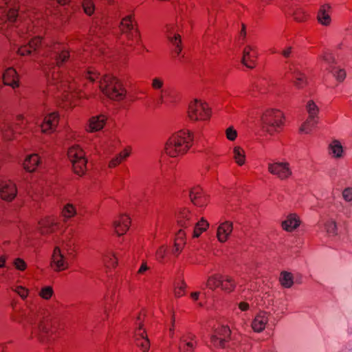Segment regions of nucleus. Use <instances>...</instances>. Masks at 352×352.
<instances>
[{"instance_id": "nucleus-1", "label": "nucleus", "mask_w": 352, "mask_h": 352, "mask_svg": "<svg viewBox=\"0 0 352 352\" xmlns=\"http://www.w3.org/2000/svg\"><path fill=\"white\" fill-rule=\"evenodd\" d=\"M48 79L47 94L54 97H63V100L69 101L74 97L89 98L86 94L78 91L77 82L67 74H62L58 69L54 68Z\"/></svg>"}, {"instance_id": "nucleus-2", "label": "nucleus", "mask_w": 352, "mask_h": 352, "mask_svg": "<svg viewBox=\"0 0 352 352\" xmlns=\"http://www.w3.org/2000/svg\"><path fill=\"white\" fill-rule=\"evenodd\" d=\"M194 135L190 131L183 129L172 134L166 140L164 153L171 158L184 156L192 146Z\"/></svg>"}, {"instance_id": "nucleus-3", "label": "nucleus", "mask_w": 352, "mask_h": 352, "mask_svg": "<svg viewBox=\"0 0 352 352\" xmlns=\"http://www.w3.org/2000/svg\"><path fill=\"white\" fill-rule=\"evenodd\" d=\"M121 32L120 40L131 48H135L142 45L140 31L133 14H129L121 20L120 24Z\"/></svg>"}, {"instance_id": "nucleus-4", "label": "nucleus", "mask_w": 352, "mask_h": 352, "mask_svg": "<svg viewBox=\"0 0 352 352\" xmlns=\"http://www.w3.org/2000/svg\"><path fill=\"white\" fill-rule=\"evenodd\" d=\"M99 88L104 96L115 101H122L126 96V89L121 80L111 75H105L100 79Z\"/></svg>"}, {"instance_id": "nucleus-5", "label": "nucleus", "mask_w": 352, "mask_h": 352, "mask_svg": "<svg viewBox=\"0 0 352 352\" xmlns=\"http://www.w3.org/2000/svg\"><path fill=\"white\" fill-rule=\"evenodd\" d=\"M263 129L270 135L280 133L285 123L283 112L278 109L269 108L265 109L261 117Z\"/></svg>"}, {"instance_id": "nucleus-6", "label": "nucleus", "mask_w": 352, "mask_h": 352, "mask_svg": "<svg viewBox=\"0 0 352 352\" xmlns=\"http://www.w3.org/2000/svg\"><path fill=\"white\" fill-rule=\"evenodd\" d=\"M75 256L74 243H63L61 248L55 247L51 258L50 266L54 272H62L69 267V260Z\"/></svg>"}, {"instance_id": "nucleus-7", "label": "nucleus", "mask_w": 352, "mask_h": 352, "mask_svg": "<svg viewBox=\"0 0 352 352\" xmlns=\"http://www.w3.org/2000/svg\"><path fill=\"white\" fill-rule=\"evenodd\" d=\"M212 110L206 101L195 98L188 105L187 117L192 122H207L212 118Z\"/></svg>"}, {"instance_id": "nucleus-8", "label": "nucleus", "mask_w": 352, "mask_h": 352, "mask_svg": "<svg viewBox=\"0 0 352 352\" xmlns=\"http://www.w3.org/2000/svg\"><path fill=\"white\" fill-rule=\"evenodd\" d=\"M38 330V340L41 343H49L60 337V324L57 320L46 316L39 322Z\"/></svg>"}, {"instance_id": "nucleus-9", "label": "nucleus", "mask_w": 352, "mask_h": 352, "mask_svg": "<svg viewBox=\"0 0 352 352\" xmlns=\"http://www.w3.org/2000/svg\"><path fill=\"white\" fill-rule=\"evenodd\" d=\"M43 56L50 58L53 61L50 64L52 66L60 67L67 62L70 58V52L61 43L51 41L45 45Z\"/></svg>"}, {"instance_id": "nucleus-10", "label": "nucleus", "mask_w": 352, "mask_h": 352, "mask_svg": "<svg viewBox=\"0 0 352 352\" xmlns=\"http://www.w3.org/2000/svg\"><path fill=\"white\" fill-rule=\"evenodd\" d=\"M19 8L16 0H0V31L10 27L16 21Z\"/></svg>"}, {"instance_id": "nucleus-11", "label": "nucleus", "mask_w": 352, "mask_h": 352, "mask_svg": "<svg viewBox=\"0 0 352 352\" xmlns=\"http://www.w3.org/2000/svg\"><path fill=\"white\" fill-rule=\"evenodd\" d=\"M146 311L142 310L136 316L134 323V341L135 344L142 352H146L150 349V341L144 328Z\"/></svg>"}, {"instance_id": "nucleus-12", "label": "nucleus", "mask_w": 352, "mask_h": 352, "mask_svg": "<svg viewBox=\"0 0 352 352\" xmlns=\"http://www.w3.org/2000/svg\"><path fill=\"white\" fill-rule=\"evenodd\" d=\"M67 156L74 173L79 176L84 175L87 170V159L83 149L78 145L72 146L67 151Z\"/></svg>"}, {"instance_id": "nucleus-13", "label": "nucleus", "mask_w": 352, "mask_h": 352, "mask_svg": "<svg viewBox=\"0 0 352 352\" xmlns=\"http://www.w3.org/2000/svg\"><path fill=\"white\" fill-rule=\"evenodd\" d=\"M267 171L280 181H287L292 178L293 175L291 164L286 160L273 161L268 163Z\"/></svg>"}, {"instance_id": "nucleus-14", "label": "nucleus", "mask_w": 352, "mask_h": 352, "mask_svg": "<svg viewBox=\"0 0 352 352\" xmlns=\"http://www.w3.org/2000/svg\"><path fill=\"white\" fill-rule=\"evenodd\" d=\"M231 330L228 326L216 328L210 336V346L214 349H223L228 346L231 339Z\"/></svg>"}, {"instance_id": "nucleus-15", "label": "nucleus", "mask_w": 352, "mask_h": 352, "mask_svg": "<svg viewBox=\"0 0 352 352\" xmlns=\"http://www.w3.org/2000/svg\"><path fill=\"white\" fill-rule=\"evenodd\" d=\"M61 221L56 216H46L38 221V229L42 234H50L61 230Z\"/></svg>"}, {"instance_id": "nucleus-16", "label": "nucleus", "mask_w": 352, "mask_h": 352, "mask_svg": "<svg viewBox=\"0 0 352 352\" xmlns=\"http://www.w3.org/2000/svg\"><path fill=\"white\" fill-rule=\"evenodd\" d=\"M177 27L174 24H168L165 28L166 36L172 47L173 53L179 56L182 50L181 36L176 33Z\"/></svg>"}, {"instance_id": "nucleus-17", "label": "nucleus", "mask_w": 352, "mask_h": 352, "mask_svg": "<svg viewBox=\"0 0 352 352\" xmlns=\"http://www.w3.org/2000/svg\"><path fill=\"white\" fill-rule=\"evenodd\" d=\"M189 197L191 202L199 208L206 207L210 201L209 196L199 186H194L190 189Z\"/></svg>"}, {"instance_id": "nucleus-18", "label": "nucleus", "mask_w": 352, "mask_h": 352, "mask_svg": "<svg viewBox=\"0 0 352 352\" xmlns=\"http://www.w3.org/2000/svg\"><path fill=\"white\" fill-rule=\"evenodd\" d=\"M258 58V53L256 46L253 45H248L243 49V64L250 69L256 67Z\"/></svg>"}, {"instance_id": "nucleus-19", "label": "nucleus", "mask_w": 352, "mask_h": 352, "mask_svg": "<svg viewBox=\"0 0 352 352\" xmlns=\"http://www.w3.org/2000/svg\"><path fill=\"white\" fill-rule=\"evenodd\" d=\"M131 224V218L126 214H122L114 219L112 226L118 236H122L127 232Z\"/></svg>"}, {"instance_id": "nucleus-20", "label": "nucleus", "mask_w": 352, "mask_h": 352, "mask_svg": "<svg viewBox=\"0 0 352 352\" xmlns=\"http://www.w3.org/2000/svg\"><path fill=\"white\" fill-rule=\"evenodd\" d=\"M197 346L196 336L191 333L184 334L179 342V352H194Z\"/></svg>"}, {"instance_id": "nucleus-21", "label": "nucleus", "mask_w": 352, "mask_h": 352, "mask_svg": "<svg viewBox=\"0 0 352 352\" xmlns=\"http://www.w3.org/2000/svg\"><path fill=\"white\" fill-rule=\"evenodd\" d=\"M16 185L11 181L3 182L0 184V197L7 201H12L16 196Z\"/></svg>"}, {"instance_id": "nucleus-22", "label": "nucleus", "mask_w": 352, "mask_h": 352, "mask_svg": "<svg viewBox=\"0 0 352 352\" xmlns=\"http://www.w3.org/2000/svg\"><path fill=\"white\" fill-rule=\"evenodd\" d=\"M195 218L194 214L188 208H181L177 214V224L184 229L194 225Z\"/></svg>"}, {"instance_id": "nucleus-23", "label": "nucleus", "mask_w": 352, "mask_h": 352, "mask_svg": "<svg viewBox=\"0 0 352 352\" xmlns=\"http://www.w3.org/2000/svg\"><path fill=\"white\" fill-rule=\"evenodd\" d=\"M59 122V115L57 112L47 114L41 124V128L43 133H50L55 131Z\"/></svg>"}, {"instance_id": "nucleus-24", "label": "nucleus", "mask_w": 352, "mask_h": 352, "mask_svg": "<svg viewBox=\"0 0 352 352\" xmlns=\"http://www.w3.org/2000/svg\"><path fill=\"white\" fill-rule=\"evenodd\" d=\"M233 230V223L230 221L221 223L217 230V238L220 243L226 242Z\"/></svg>"}, {"instance_id": "nucleus-25", "label": "nucleus", "mask_w": 352, "mask_h": 352, "mask_svg": "<svg viewBox=\"0 0 352 352\" xmlns=\"http://www.w3.org/2000/svg\"><path fill=\"white\" fill-rule=\"evenodd\" d=\"M300 224L301 220L300 217L296 213H290L282 221L281 228L286 232H292L296 230Z\"/></svg>"}, {"instance_id": "nucleus-26", "label": "nucleus", "mask_w": 352, "mask_h": 352, "mask_svg": "<svg viewBox=\"0 0 352 352\" xmlns=\"http://www.w3.org/2000/svg\"><path fill=\"white\" fill-rule=\"evenodd\" d=\"M186 231L185 229H179L175 234L173 254L178 256L182 252L186 243Z\"/></svg>"}, {"instance_id": "nucleus-27", "label": "nucleus", "mask_w": 352, "mask_h": 352, "mask_svg": "<svg viewBox=\"0 0 352 352\" xmlns=\"http://www.w3.org/2000/svg\"><path fill=\"white\" fill-rule=\"evenodd\" d=\"M41 164V158L38 154L32 153L27 155L23 161V168L29 173H33Z\"/></svg>"}, {"instance_id": "nucleus-28", "label": "nucleus", "mask_w": 352, "mask_h": 352, "mask_svg": "<svg viewBox=\"0 0 352 352\" xmlns=\"http://www.w3.org/2000/svg\"><path fill=\"white\" fill-rule=\"evenodd\" d=\"M42 38L40 36H35L32 38L28 45L21 46L17 51L19 55L25 56L30 55L32 52L35 51L38 46L41 44Z\"/></svg>"}, {"instance_id": "nucleus-29", "label": "nucleus", "mask_w": 352, "mask_h": 352, "mask_svg": "<svg viewBox=\"0 0 352 352\" xmlns=\"http://www.w3.org/2000/svg\"><path fill=\"white\" fill-rule=\"evenodd\" d=\"M3 81L6 85L10 86L13 89L19 86V76L16 70L12 67H10L4 72Z\"/></svg>"}, {"instance_id": "nucleus-30", "label": "nucleus", "mask_w": 352, "mask_h": 352, "mask_svg": "<svg viewBox=\"0 0 352 352\" xmlns=\"http://www.w3.org/2000/svg\"><path fill=\"white\" fill-rule=\"evenodd\" d=\"M269 318L266 312L258 313L252 322V328L255 332L263 331L268 323Z\"/></svg>"}, {"instance_id": "nucleus-31", "label": "nucleus", "mask_w": 352, "mask_h": 352, "mask_svg": "<svg viewBox=\"0 0 352 352\" xmlns=\"http://www.w3.org/2000/svg\"><path fill=\"white\" fill-rule=\"evenodd\" d=\"M237 282L235 278L228 274H223L221 284V291L225 294H231L236 288Z\"/></svg>"}, {"instance_id": "nucleus-32", "label": "nucleus", "mask_w": 352, "mask_h": 352, "mask_svg": "<svg viewBox=\"0 0 352 352\" xmlns=\"http://www.w3.org/2000/svg\"><path fill=\"white\" fill-rule=\"evenodd\" d=\"M331 8L329 4L320 6L317 15L318 22L324 26H329L331 23Z\"/></svg>"}, {"instance_id": "nucleus-33", "label": "nucleus", "mask_w": 352, "mask_h": 352, "mask_svg": "<svg viewBox=\"0 0 352 352\" xmlns=\"http://www.w3.org/2000/svg\"><path fill=\"white\" fill-rule=\"evenodd\" d=\"M107 120V116L104 114L91 117L89 122V131L94 132L101 130L104 126Z\"/></svg>"}, {"instance_id": "nucleus-34", "label": "nucleus", "mask_w": 352, "mask_h": 352, "mask_svg": "<svg viewBox=\"0 0 352 352\" xmlns=\"http://www.w3.org/2000/svg\"><path fill=\"white\" fill-rule=\"evenodd\" d=\"M77 214V209L75 205L71 203L65 204L60 211V217L63 222L74 218Z\"/></svg>"}, {"instance_id": "nucleus-35", "label": "nucleus", "mask_w": 352, "mask_h": 352, "mask_svg": "<svg viewBox=\"0 0 352 352\" xmlns=\"http://www.w3.org/2000/svg\"><path fill=\"white\" fill-rule=\"evenodd\" d=\"M131 154V148H126L122 151H120L118 155H116L114 157H113L109 163V167L112 168L120 165L122 162L126 160L128 157H129Z\"/></svg>"}, {"instance_id": "nucleus-36", "label": "nucleus", "mask_w": 352, "mask_h": 352, "mask_svg": "<svg viewBox=\"0 0 352 352\" xmlns=\"http://www.w3.org/2000/svg\"><path fill=\"white\" fill-rule=\"evenodd\" d=\"M232 158L238 166H243L246 162L244 149L239 146H234L232 150Z\"/></svg>"}, {"instance_id": "nucleus-37", "label": "nucleus", "mask_w": 352, "mask_h": 352, "mask_svg": "<svg viewBox=\"0 0 352 352\" xmlns=\"http://www.w3.org/2000/svg\"><path fill=\"white\" fill-rule=\"evenodd\" d=\"M222 274H214L210 276L206 281L207 287L212 290L215 291L217 289L221 288V279H222Z\"/></svg>"}, {"instance_id": "nucleus-38", "label": "nucleus", "mask_w": 352, "mask_h": 352, "mask_svg": "<svg viewBox=\"0 0 352 352\" xmlns=\"http://www.w3.org/2000/svg\"><path fill=\"white\" fill-rule=\"evenodd\" d=\"M319 60L321 67H324L326 69L330 70L334 67V57L333 54L329 52H324L320 56Z\"/></svg>"}, {"instance_id": "nucleus-39", "label": "nucleus", "mask_w": 352, "mask_h": 352, "mask_svg": "<svg viewBox=\"0 0 352 352\" xmlns=\"http://www.w3.org/2000/svg\"><path fill=\"white\" fill-rule=\"evenodd\" d=\"M319 120L309 118L301 124L300 131L306 134L310 133L316 128Z\"/></svg>"}, {"instance_id": "nucleus-40", "label": "nucleus", "mask_w": 352, "mask_h": 352, "mask_svg": "<svg viewBox=\"0 0 352 352\" xmlns=\"http://www.w3.org/2000/svg\"><path fill=\"white\" fill-rule=\"evenodd\" d=\"M329 154L335 158H340L342 156L343 148L338 140L333 141L329 146Z\"/></svg>"}, {"instance_id": "nucleus-41", "label": "nucleus", "mask_w": 352, "mask_h": 352, "mask_svg": "<svg viewBox=\"0 0 352 352\" xmlns=\"http://www.w3.org/2000/svg\"><path fill=\"white\" fill-rule=\"evenodd\" d=\"M194 224L195 226L193 229L192 236L195 238L199 237L209 227V223L208 221L203 218L199 221Z\"/></svg>"}, {"instance_id": "nucleus-42", "label": "nucleus", "mask_w": 352, "mask_h": 352, "mask_svg": "<svg viewBox=\"0 0 352 352\" xmlns=\"http://www.w3.org/2000/svg\"><path fill=\"white\" fill-rule=\"evenodd\" d=\"M279 281L285 288H290L294 284V277L292 273L283 271L280 274Z\"/></svg>"}, {"instance_id": "nucleus-43", "label": "nucleus", "mask_w": 352, "mask_h": 352, "mask_svg": "<svg viewBox=\"0 0 352 352\" xmlns=\"http://www.w3.org/2000/svg\"><path fill=\"white\" fill-rule=\"evenodd\" d=\"M103 261L107 268H115L118 265V258L113 252H107L103 256Z\"/></svg>"}, {"instance_id": "nucleus-44", "label": "nucleus", "mask_w": 352, "mask_h": 352, "mask_svg": "<svg viewBox=\"0 0 352 352\" xmlns=\"http://www.w3.org/2000/svg\"><path fill=\"white\" fill-rule=\"evenodd\" d=\"M306 111L308 113L309 118H316L319 120V107L318 105L311 100H309L306 104Z\"/></svg>"}, {"instance_id": "nucleus-45", "label": "nucleus", "mask_w": 352, "mask_h": 352, "mask_svg": "<svg viewBox=\"0 0 352 352\" xmlns=\"http://www.w3.org/2000/svg\"><path fill=\"white\" fill-rule=\"evenodd\" d=\"M1 133L4 140L10 141L14 138L15 132L12 126L8 123H4L1 128Z\"/></svg>"}, {"instance_id": "nucleus-46", "label": "nucleus", "mask_w": 352, "mask_h": 352, "mask_svg": "<svg viewBox=\"0 0 352 352\" xmlns=\"http://www.w3.org/2000/svg\"><path fill=\"white\" fill-rule=\"evenodd\" d=\"M164 80L160 77H155L152 80L151 82V87L155 90H160L161 91V96L160 100L161 102H163L164 101V96L165 94V91L162 90V88L164 87Z\"/></svg>"}, {"instance_id": "nucleus-47", "label": "nucleus", "mask_w": 352, "mask_h": 352, "mask_svg": "<svg viewBox=\"0 0 352 352\" xmlns=\"http://www.w3.org/2000/svg\"><path fill=\"white\" fill-rule=\"evenodd\" d=\"M155 258L160 263L166 262L168 260V248L165 245L160 246L156 251Z\"/></svg>"}, {"instance_id": "nucleus-48", "label": "nucleus", "mask_w": 352, "mask_h": 352, "mask_svg": "<svg viewBox=\"0 0 352 352\" xmlns=\"http://www.w3.org/2000/svg\"><path fill=\"white\" fill-rule=\"evenodd\" d=\"M333 74L336 80L339 82H342L344 80L346 76V71L344 69H341L337 67H333L329 70Z\"/></svg>"}, {"instance_id": "nucleus-49", "label": "nucleus", "mask_w": 352, "mask_h": 352, "mask_svg": "<svg viewBox=\"0 0 352 352\" xmlns=\"http://www.w3.org/2000/svg\"><path fill=\"white\" fill-rule=\"evenodd\" d=\"M82 7L84 12L88 16H91L95 12V4L93 0H83Z\"/></svg>"}, {"instance_id": "nucleus-50", "label": "nucleus", "mask_w": 352, "mask_h": 352, "mask_svg": "<svg viewBox=\"0 0 352 352\" xmlns=\"http://www.w3.org/2000/svg\"><path fill=\"white\" fill-rule=\"evenodd\" d=\"M10 289L17 294L22 300H25L29 295V289L22 285H13Z\"/></svg>"}, {"instance_id": "nucleus-51", "label": "nucleus", "mask_w": 352, "mask_h": 352, "mask_svg": "<svg viewBox=\"0 0 352 352\" xmlns=\"http://www.w3.org/2000/svg\"><path fill=\"white\" fill-rule=\"evenodd\" d=\"M309 15L301 8L296 9L293 14L294 19L299 23L306 21Z\"/></svg>"}, {"instance_id": "nucleus-52", "label": "nucleus", "mask_w": 352, "mask_h": 352, "mask_svg": "<svg viewBox=\"0 0 352 352\" xmlns=\"http://www.w3.org/2000/svg\"><path fill=\"white\" fill-rule=\"evenodd\" d=\"M294 82L298 87H303L307 83V76L300 72H296L294 74Z\"/></svg>"}, {"instance_id": "nucleus-53", "label": "nucleus", "mask_w": 352, "mask_h": 352, "mask_svg": "<svg viewBox=\"0 0 352 352\" xmlns=\"http://www.w3.org/2000/svg\"><path fill=\"white\" fill-rule=\"evenodd\" d=\"M186 285L182 281L179 280L175 283L174 289V294L177 298H180L186 294Z\"/></svg>"}, {"instance_id": "nucleus-54", "label": "nucleus", "mask_w": 352, "mask_h": 352, "mask_svg": "<svg viewBox=\"0 0 352 352\" xmlns=\"http://www.w3.org/2000/svg\"><path fill=\"white\" fill-rule=\"evenodd\" d=\"M54 295V289L51 286H45L41 288L38 293V296L46 300H50Z\"/></svg>"}, {"instance_id": "nucleus-55", "label": "nucleus", "mask_w": 352, "mask_h": 352, "mask_svg": "<svg viewBox=\"0 0 352 352\" xmlns=\"http://www.w3.org/2000/svg\"><path fill=\"white\" fill-rule=\"evenodd\" d=\"M12 264L16 270L21 272H24L28 267V265L25 261L21 258H14Z\"/></svg>"}, {"instance_id": "nucleus-56", "label": "nucleus", "mask_w": 352, "mask_h": 352, "mask_svg": "<svg viewBox=\"0 0 352 352\" xmlns=\"http://www.w3.org/2000/svg\"><path fill=\"white\" fill-rule=\"evenodd\" d=\"M237 131L233 126H229L226 130V136L230 141H234L237 138Z\"/></svg>"}, {"instance_id": "nucleus-57", "label": "nucleus", "mask_w": 352, "mask_h": 352, "mask_svg": "<svg viewBox=\"0 0 352 352\" xmlns=\"http://www.w3.org/2000/svg\"><path fill=\"white\" fill-rule=\"evenodd\" d=\"M100 74L95 69H89L85 75V78L88 79L90 82H94L98 79Z\"/></svg>"}, {"instance_id": "nucleus-58", "label": "nucleus", "mask_w": 352, "mask_h": 352, "mask_svg": "<svg viewBox=\"0 0 352 352\" xmlns=\"http://www.w3.org/2000/svg\"><path fill=\"white\" fill-rule=\"evenodd\" d=\"M325 228L327 232L331 234H336L337 230L336 223L334 221H328L325 223Z\"/></svg>"}, {"instance_id": "nucleus-59", "label": "nucleus", "mask_w": 352, "mask_h": 352, "mask_svg": "<svg viewBox=\"0 0 352 352\" xmlns=\"http://www.w3.org/2000/svg\"><path fill=\"white\" fill-rule=\"evenodd\" d=\"M342 197L346 201H352V188H346L342 192Z\"/></svg>"}, {"instance_id": "nucleus-60", "label": "nucleus", "mask_w": 352, "mask_h": 352, "mask_svg": "<svg viewBox=\"0 0 352 352\" xmlns=\"http://www.w3.org/2000/svg\"><path fill=\"white\" fill-rule=\"evenodd\" d=\"M292 54H293V47L291 46L286 47L281 52V55L285 58H290L292 56Z\"/></svg>"}, {"instance_id": "nucleus-61", "label": "nucleus", "mask_w": 352, "mask_h": 352, "mask_svg": "<svg viewBox=\"0 0 352 352\" xmlns=\"http://www.w3.org/2000/svg\"><path fill=\"white\" fill-rule=\"evenodd\" d=\"M149 267H148L147 265V263L146 262H143L139 270H138V274H144L147 270H148Z\"/></svg>"}, {"instance_id": "nucleus-62", "label": "nucleus", "mask_w": 352, "mask_h": 352, "mask_svg": "<svg viewBox=\"0 0 352 352\" xmlns=\"http://www.w3.org/2000/svg\"><path fill=\"white\" fill-rule=\"evenodd\" d=\"M239 308L240 309L241 311H245L249 309L250 305L246 302H241L239 304Z\"/></svg>"}, {"instance_id": "nucleus-63", "label": "nucleus", "mask_w": 352, "mask_h": 352, "mask_svg": "<svg viewBox=\"0 0 352 352\" xmlns=\"http://www.w3.org/2000/svg\"><path fill=\"white\" fill-rule=\"evenodd\" d=\"M91 52L96 56H98L99 53H104L102 48H98V47H96L94 49H91Z\"/></svg>"}, {"instance_id": "nucleus-64", "label": "nucleus", "mask_w": 352, "mask_h": 352, "mask_svg": "<svg viewBox=\"0 0 352 352\" xmlns=\"http://www.w3.org/2000/svg\"><path fill=\"white\" fill-rule=\"evenodd\" d=\"M200 293L199 292H192L190 294V298L192 300L197 301L199 299Z\"/></svg>"}]
</instances>
